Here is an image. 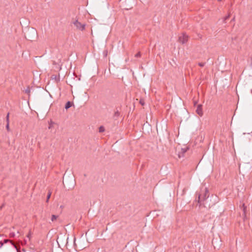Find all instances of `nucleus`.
Wrapping results in <instances>:
<instances>
[{"mask_svg": "<svg viewBox=\"0 0 252 252\" xmlns=\"http://www.w3.org/2000/svg\"><path fill=\"white\" fill-rule=\"evenodd\" d=\"M25 36L28 40L31 41H34L37 37V31L34 28H29L25 33Z\"/></svg>", "mask_w": 252, "mask_h": 252, "instance_id": "1", "label": "nucleus"}, {"mask_svg": "<svg viewBox=\"0 0 252 252\" xmlns=\"http://www.w3.org/2000/svg\"><path fill=\"white\" fill-rule=\"evenodd\" d=\"M202 192V193L198 194L197 202L199 203L206 200L209 196V190L206 188Z\"/></svg>", "mask_w": 252, "mask_h": 252, "instance_id": "2", "label": "nucleus"}, {"mask_svg": "<svg viewBox=\"0 0 252 252\" xmlns=\"http://www.w3.org/2000/svg\"><path fill=\"white\" fill-rule=\"evenodd\" d=\"M188 40V36L185 33H183L178 38V41L183 44L187 43Z\"/></svg>", "mask_w": 252, "mask_h": 252, "instance_id": "3", "label": "nucleus"}, {"mask_svg": "<svg viewBox=\"0 0 252 252\" xmlns=\"http://www.w3.org/2000/svg\"><path fill=\"white\" fill-rule=\"evenodd\" d=\"M7 243H9L10 244L14 247V248L18 251V247L15 245L13 242L9 239H4L3 240H0V248L2 247V246Z\"/></svg>", "mask_w": 252, "mask_h": 252, "instance_id": "4", "label": "nucleus"}, {"mask_svg": "<svg viewBox=\"0 0 252 252\" xmlns=\"http://www.w3.org/2000/svg\"><path fill=\"white\" fill-rule=\"evenodd\" d=\"M73 24L77 28V29L81 31H83L85 29V25L82 24L78 21V20H76L73 22Z\"/></svg>", "mask_w": 252, "mask_h": 252, "instance_id": "5", "label": "nucleus"}, {"mask_svg": "<svg viewBox=\"0 0 252 252\" xmlns=\"http://www.w3.org/2000/svg\"><path fill=\"white\" fill-rule=\"evenodd\" d=\"M196 113L200 117L202 116L203 115V112L202 110V105L198 104L197 106V108L196 110Z\"/></svg>", "mask_w": 252, "mask_h": 252, "instance_id": "6", "label": "nucleus"}, {"mask_svg": "<svg viewBox=\"0 0 252 252\" xmlns=\"http://www.w3.org/2000/svg\"><path fill=\"white\" fill-rule=\"evenodd\" d=\"M189 150V148L186 147L184 148H182L181 150V152L179 153L178 156L180 158L181 157H183L184 156L185 153Z\"/></svg>", "mask_w": 252, "mask_h": 252, "instance_id": "7", "label": "nucleus"}, {"mask_svg": "<svg viewBox=\"0 0 252 252\" xmlns=\"http://www.w3.org/2000/svg\"><path fill=\"white\" fill-rule=\"evenodd\" d=\"M73 105V102L68 101L66 103V104L65 105V109L66 110H67L68 109L70 108Z\"/></svg>", "mask_w": 252, "mask_h": 252, "instance_id": "8", "label": "nucleus"}, {"mask_svg": "<svg viewBox=\"0 0 252 252\" xmlns=\"http://www.w3.org/2000/svg\"><path fill=\"white\" fill-rule=\"evenodd\" d=\"M9 113H8L7 114V116H6V122H7V124H6V129H7V130H9Z\"/></svg>", "mask_w": 252, "mask_h": 252, "instance_id": "9", "label": "nucleus"}, {"mask_svg": "<svg viewBox=\"0 0 252 252\" xmlns=\"http://www.w3.org/2000/svg\"><path fill=\"white\" fill-rule=\"evenodd\" d=\"M51 191L50 190H49L48 192V194H47V198H46V202H48L50 197H51Z\"/></svg>", "mask_w": 252, "mask_h": 252, "instance_id": "10", "label": "nucleus"}, {"mask_svg": "<svg viewBox=\"0 0 252 252\" xmlns=\"http://www.w3.org/2000/svg\"><path fill=\"white\" fill-rule=\"evenodd\" d=\"M58 217L59 216L58 215H52V217H51V220L52 221H54L55 220H57V219L58 218Z\"/></svg>", "mask_w": 252, "mask_h": 252, "instance_id": "11", "label": "nucleus"}, {"mask_svg": "<svg viewBox=\"0 0 252 252\" xmlns=\"http://www.w3.org/2000/svg\"><path fill=\"white\" fill-rule=\"evenodd\" d=\"M120 116V112L118 111V110L115 112L114 114V117H118Z\"/></svg>", "mask_w": 252, "mask_h": 252, "instance_id": "12", "label": "nucleus"}, {"mask_svg": "<svg viewBox=\"0 0 252 252\" xmlns=\"http://www.w3.org/2000/svg\"><path fill=\"white\" fill-rule=\"evenodd\" d=\"M230 17V14H228L227 16H226L223 19V22L226 23V21L228 20Z\"/></svg>", "mask_w": 252, "mask_h": 252, "instance_id": "13", "label": "nucleus"}, {"mask_svg": "<svg viewBox=\"0 0 252 252\" xmlns=\"http://www.w3.org/2000/svg\"><path fill=\"white\" fill-rule=\"evenodd\" d=\"M105 131V128L104 127V126H100L99 127V132H103Z\"/></svg>", "mask_w": 252, "mask_h": 252, "instance_id": "14", "label": "nucleus"}, {"mask_svg": "<svg viewBox=\"0 0 252 252\" xmlns=\"http://www.w3.org/2000/svg\"><path fill=\"white\" fill-rule=\"evenodd\" d=\"M139 103L142 105L144 106L145 105V101L143 98H141L139 100Z\"/></svg>", "mask_w": 252, "mask_h": 252, "instance_id": "15", "label": "nucleus"}, {"mask_svg": "<svg viewBox=\"0 0 252 252\" xmlns=\"http://www.w3.org/2000/svg\"><path fill=\"white\" fill-rule=\"evenodd\" d=\"M26 94H29L30 93V88L28 87L25 91Z\"/></svg>", "mask_w": 252, "mask_h": 252, "instance_id": "16", "label": "nucleus"}, {"mask_svg": "<svg viewBox=\"0 0 252 252\" xmlns=\"http://www.w3.org/2000/svg\"><path fill=\"white\" fill-rule=\"evenodd\" d=\"M198 64L200 67H203L205 64V63H199Z\"/></svg>", "mask_w": 252, "mask_h": 252, "instance_id": "17", "label": "nucleus"}, {"mask_svg": "<svg viewBox=\"0 0 252 252\" xmlns=\"http://www.w3.org/2000/svg\"><path fill=\"white\" fill-rule=\"evenodd\" d=\"M141 57V53L140 52H138L135 55V57L136 58H139Z\"/></svg>", "mask_w": 252, "mask_h": 252, "instance_id": "18", "label": "nucleus"}, {"mask_svg": "<svg viewBox=\"0 0 252 252\" xmlns=\"http://www.w3.org/2000/svg\"><path fill=\"white\" fill-rule=\"evenodd\" d=\"M242 207H243V211L244 213H245V211L246 210V207L245 206L244 204H243Z\"/></svg>", "mask_w": 252, "mask_h": 252, "instance_id": "19", "label": "nucleus"}, {"mask_svg": "<svg viewBox=\"0 0 252 252\" xmlns=\"http://www.w3.org/2000/svg\"><path fill=\"white\" fill-rule=\"evenodd\" d=\"M15 236V234L14 233H10V237H14Z\"/></svg>", "mask_w": 252, "mask_h": 252, "instance_id": "20", "label": "nucleus"}, {"mask_svg": "<svg viewBox=\"0 0 252 252\" xmlns=\"http://www.w3.org/2000/svg\"><path fill=\"white\" fill-rule=\"evenodd\" d=\"M234 19H235V18L234 17V18L231 20V21H234Z\"/></svg>", "mask_w": 252, "mask_h": 252, "instance_id": "21", "label": "nucleus"}, {"mask_svg": "<svg viewBox=\"0 0 252 252\" xmlns=\"http://www.w3.org/2000/svg\"><path fill=\"white\" fill-rule=\"evenodd\" d=\"M196 104V102H194V105H195Z\"/></svg>", "mask_w": 252, "mask_h": 252, "instance_id": "22", "label": "nucleus"}, {"mask_svg": "<svg viewBox=\"0 0 252 252\" xmlns=\"http://www.w3.org/2000/svg\"><path fill=\"white\" fill-rule=\"evenodd\" d=\"M221 0H218V1H220Z\"/></svg>", "mask_w": 252, "mask_h": 252, "instance_id": "23", "label": "nucleus"}]
</instances>
